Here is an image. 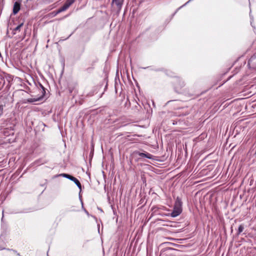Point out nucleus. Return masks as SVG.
Returning <instances> with one entry per match:
<instances>
[{"label":"nucleus","instance_id":"nucleus-5","mask_svg":"<svg viewBox=\"0 0 256 256\" xmlns=\"http://www.w3.org/2000/svg\"><path fill=\"white\" fill-rule=\"evenodd\" d=\"M248 66L252 69L256 68V55L252 56L248 62Z\"/></svg>","mask_w":256,"mask_h":256},{"label":"nucleus","instance_id":"nucleus-1","mask_svg":"<svg viewBox=\"0 0 256 256\" xmlns=\"http://www.w3.org/2000/svg\"><path fill=\"white\" fill-rule=\"evenodd\" d=\"M182 202L180 199L179 198H177L175 202L174 210L170 214L172 217H176L181 214L182 212Z\"/></svg>","mask_w":256,"mask_h":256},{"label":"nucleus","instance_id":"nucleus-8","mask_svg":"<svg viewBox=\"0 0 256 256\" xmlns=\"http://www.w3.org/2000/svg\"><path fill=\"white\" fill-rule=\"evenodd\" d=\"M20 10V4L18 2H15L13 8L14 14H16Z\"/></svg>","mask_w":256,"mask_h":256},{"label":"nucleus","instance_id":"nucleus-16","mask_svg":"<svg viewBox=\"0 0 256 256\" xmlns=\"http://www.w3.org/2000/svg\"><path fill=\"white\" fill-rule=\"evenodd\" d=\"M18 254V256H20V254H18H18Z\"/></svg>","mask_w":256,"mask_h":256},{"label":"nucleus","instance_id":"nucleus-6","mask_svg":"<svg viewBox=\"0 0 256 256\" xmlns=\"http://www.w3.org/2000/svg\"><path fill=\"white\" fill-rule=\"evenodd\" d=\"M136 154L142 158H146L148 159H153V156L148 152L144 153L136 152Z\"/></svg>","mask_w":256,"mask_h":256},{"label":"nucleus","instance_id":"nucleus-15","mask_svg":"<svg viewBox=\"0 0 256 256\" xmlns=\"http://www.w3.org/2000/svg\"><path fill=\"white\" fill-rule=\"evenodd\" d=\"M4 248H2V246H0V250H4Z\"/></svg>","mask_w":256,"mask_h":256},{"label":"nucleus","instance_id":"nucleus-9","mask_svg":"<svg viewBox=\"0 0 256 256\" xmlns=\"http://www.w3.org/2000/svg\"><path fill=\"white\" fill-rule=\"evenodd\" d=\"M123 2V0H112V3L115 4L117 6L120 8Z\"/></svg>","mask_w":256,"mask_h":256},{"label":"nucleus","instance_id":"nucleus-2","mask_svg":"<svg viewBox=\"0 0 256 256\" xmlns=\"http://www.w3.org/2000/svg\"><path fill=\"white\" fill-rule=\"evenodd\" d=\"M174 86L176 90L178 92L185 86V82L182 79L176 78L174 82Z\"/></svg>","mask_w":256,"mask_h":256},{"label":"nucleus","instance_id":"nucleus-7","mask_svg":"<svg viewBox=\"0 0 256 256\" xmlns=\"http://www.w3.org/2000/svg\"><path fill=\"white\" fill-rule=\"evenodd\" d=\"M40 88H42V95L38 98H36V99H31L30 100H28L29 102H36L37 100H40V99H42L44 96L45 94H46V88H44V86L40 84Z\"/></svg>","mask_w":256,"mask_h":256},{"label":"nucleus","instance_id":"nucleus-11","mask_svg":"<svg viewBox=\"0 0 256 256\" xmlns=\"http://www.w3.org/2000/svg\"><path fill=\"white\" fill-rule=\"evenodd\" d=\"M244 230V226L242 224L240 225L238 228L237 234L239 235Z\"/></svg>","mask_w":256,"mask_h":256},{"label":"nucleus","instance_id":"nucleus-14","mask_svg":"<svg viewBox=\"0 0 256 256\" xmlns=\"http://www.w3.org/2000/svg\"><path fill=\"white\" fill-rule=\"evenodd\" d=\"M7 250H12V251L14 252L15 253H17L16 251V250H12V249H9V248H8V249H7Z\"/></svg>","mask_w":256,"mask_h":256},{"label":"nucleus","instance_id":"nucleus-4","mask_svg":"<svg viewBox=\"0 0 256 256\" xmlns=\"http://www.w3.org/2000/svg\"><path fill=\"white\" fill-rule=\"evenodd\" d=\"M75 0H67L64 4L57 11V14L66 10L74 2Z\"/></svg>","mask_w":256,"mask_h":256},{"label":"nucleus","instance_id":"nucleus-12","mask_svg":"<svg viewBox=\"0 0 256 256\" xmlns=\"http://www.w3.org/2000/svg\"><path fill=\"white\" fill-rule=\"evenodd\" d=\"M4 106L2 104H0V116L3 114Z\"/></svg>","mask_w":256,"mask_h":256},{"label":"nucleus","instance_id":"nucleus-10","mask_svg":"<svg viewBox=\"0 0 256 256\" xmlns=\"http://www.w3.org/2000/svg\"><path fill=\"white\" fill-rule=\"evenodd\" d=\"M23 26V23L20 24L16 28L13 30V34H16V31H20V28Z\"/></svg>","mask_w":256,"mask_h":256},{"label":"nucleus","instance_id":"nucleus-13","mask_svg":"<svg viewBox=\"0 0 256 256\" xmlns=\"http://www.w3.org/2000/svg\"><path fill=\"white\" fill-rule=\"evenodd\" d=\"M72 90H73V89H72V88H68V91H69V92H70V93H72Z\"/></svg>","mask_w":256,"mask_h":256},{"label":"nucleus","instance_id":"nucleus-3","mask_svg":"<svg viewBox=\"0 0 256 256\" xmlns=\"http://www.w3.org/2000/svg\"><path fill=\"white\" fill-rule=\"evenodd\" d=\"M60 176H62L64 178H67L70 180H72V182H74L78 186V188L80 190V191L82 190V185L80 182H79V180L76 178L75 177L72 176L70 174H62L59 175Z\"/></svg>","mask_w":256,"mask_h":256}]
</instances>
